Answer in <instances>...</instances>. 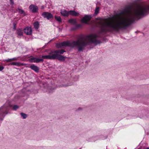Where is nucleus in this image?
Segmentation results:
<instances>
[{
  "label": "nucleus",
  "instance_id": "nucleus-1",
  "mask_svg": "<svg viewBox=\"0 0 149 149\" xmlns=\"http://www.w3.org/2000/svg\"><path fill=\"white\" fill-rule=\"evenodd\" d=\"M149 12L148 3H144L139 6L133 11H131L129 8H126L116 15L117 17L114 19L108 17L101 19L98 21L100 33L126 29L135 20L139 19L140 16L146 15Z\"/></svg>",
  "mask_w": 149,
  "mask_h": 149
},
{
  "label": "nucleus",
  "instance_id": "nucleus-2",
  "mask_svg": "<svg viewBox=\"0 0 149 149\" xmlns=\"http://www.w3.org/2000/svg\"><path fill=\"white\" fill-rule=\"evenodd\" d=\"M98 36L95 34H92L86 36H82L76 41L72 42L65 41L57 45L58 48H61V47L69 46L77 47L79 52L82 51L84 48L91 43L99 44L100 41L96 39Z\"/></svg>",
  "mask_w": 149,
  "mask_h": 149
},
{
  "label": "nucleus",
  "instance_id": "nucleus-3",
  "mask_svg": "<svg viewBox=\"0 0 149 149\" xmlns=\"http://www.w3.org/2000/svg\"><path fill=\"white\" fill-rule=\"evenodd\" d=\"M65 52V50L61 49L55 50L54 51H51L49 54H51L52 53H54V54L56 56V59L63 61L65 60L66 57L59 54H62Z\"/></svg>",
  "mask_w": 149,
  "mask_h": 149
},
{
  "label": "nucleus",
  "instance_id": "nucleus-4",
  "mask_svg": "<svg viewBox=\"0 0 149 149\" xmlns=\"http://www.w3.org/2000/svg\"><path fill=\"white\" fill-rule=\"evenodd\" d=\"M8 113L7 108L4 105L0 107V120L2 121L5 115Z\"/></svg>",
  "mask_w": 149,
  "mask_h": 149
},
{
  "label": "nucleus",
  "instance_id": "nucleus-5",
  "mask_svg": "<svg viewBox=\"0 0 149 149\" xmlns=\"http://www.w3.org/2000/svg\"><path fill=\"white\" fill-rule=\"evenodd\" d=\"M92 18L91 15H86L81 20V22L83 23L89 24L88 22Z\"/></svg>",
  "mask_w": 149,
  "mask_h": 149
},
{
  "label": "nucleus",
  "instance_id": "nucleus-6",
  "mask_svg": "<svg viewBox=\"0 0 149 149\" xmlns=\"http://www.w3.org/2000/svg\"><path fill=\"white\" fill-rule=\"evenodd\" d=\"M41 15L44 18H46L48 20L53 17V16L51 13L47 12H43L41 14Z\"/></svg>",
  "mask_w": 149,
  "mask_h": 149
},
{
  "label": "nucleus",
  "instance_id": "nucleus-7",
  "mask_svg": "<svg viewBox=\"0 0 149 149\" xmlns=\"http://www.w3.org/2000/svg\"><path fill=\"white\" fill-rule=\"evenodd\" d=\"M29 61L31 63H39L40 62H42L44 60L42 58H40L36 57H32L29 59Z\"/></svg>",
  "mask_w": 149,
  "mask_h": 149
},
{
  "label": "nucleus",
  "instance_id": "nucleus-8",
  "mask_svg": "<svg viewBox=\"0 0 149 149\" xmlns=\"http://www.w3.org/2000/svg\"><path fill=\"white\" fill-rule=\"evenodd\" d=\"M29 8L32 12L33 13L37 12L38 9V8L37 6L33 4L29 6Z\"/></svg>",
  "mask_w": 149,
  "mask_h": 149
},
{
  "label": "nucleus",
  "instance_id": "nucleus-9",
  "mask_svg": "<svg viewBox=\"0 0 149 149\" xmlns=\"http://www.w3.org/2000/svg\"><path fill=\"white\" fill-rule=\"evenodd\" d=\"M51 55H42V58L46 59H55L56 58V56L54 54V53H52L50 54Z\"/></svg>",
  "mask_w": 149,
  "mask_h": 149
},
{
  "label": "nucleus",
  "instance_id": "nucleus-10",
  "mask_svg": "<svg viewBox=\"0 0 149 149\" xmlns=\"http://www.w3.org/2000/svg\"><path fill=\"white\" fill-rule=\"evenodd\" d=\"M16 33L17 35V37L20 38L23 36V30L22 28H19L16 29Z\"/></svg>",
  "mask_w": 149,
  "mask_h": 149
},
{
  "label": "nucleus",
  "instance_id": "nucleus-11",
  "mask_svg": "<svg viewBox=\"0 0 149 149\" xmlns=\"http://www.w3.org/2000/svg\"><path fill=\"white\" fill-rule=\"evenodd\" d=\"M24 33L26 35H30L32 33V30L31 27H26L24 29Z\"/></svg>",
  "mask_w": 149,
  "mask_h": 149
},
{
  "label": "nucleus",
  "instance_id": "nucleus-12",
  "mask_svg": "<svg viewBox=\"0 0 149 149\" xmlns=\"http://www.w3.org/2000/svg\"><path fill=\"white\" fill-rule=\"evenodd\" d=\"M30 68L36 72H39V68L37 66L35 65L34 64L31 65L30 66Z\"/></svg>",
  "mask_w": 149,
  "mask_h": 149
},
{
  "label": "nucleus",
  "instance_id": "nucleus-13",
  "mask_svg": "<svg viewBox=\"0 0 149 149\" xmlns=\"http://www.w3.org/2000/svg\"><path fill=\"white\" fill-rule=\"evenodd\" d=\"M60 13L64 17H68L69 15V11H68L65 10H61Z\"/></svg>",
  "mask_w": 149,
  "mask_h": 149
},
{
  "label": "nucleus",
  "instance_id": "nucleus-14",
  "mask_svg": "<svg viewBox=\"0 0 149 149\" xmlns=\"http://www.w3.org/2000/svg\"><path fill=\"white\" fill-rule=\"evenodd\" d=\"M70 15L73 16H77L79 15V13L74 10L69 11V15Z\"/></svg>",
  "mask_w": 149,
  "mask_h": 149
},
{
  "label": "nucleus",
  "instance_id": "nucleus-15",
  "mask_svg": "<svg viewBox=\"0 0 149 149\" xmlns=\"http://www.w3.org/2000/svg\"><path fill=\"white\" fill-rule=\"evenodd\" d=\"M16 11L18 12L20 14H24V16L26 15V13L23 10L19 8H18L16 9Z\"/></svg>",
  "mask_w": 149,
  "mask_h": 149
},
{
  "label": "nucleus",
  "instance_id": "nucleus-16",
  "mask_svg": "<svg viewBox=\"0 0 149 149\" xmlns=\"http://www.w3.org/2000/svg\"><path fill=\"white\" fill-rule=\"evenodd\" d=\"M75 26L72 27L71 29V30H74L77 29L78 28L81 27V26L80 24H76L75 25Z\"/></svg>",
  "mask_w": 149,
  "mask_h": 149
},
{
  "label": "nucleus",
  "instance_id": "nucleus-17",
  "mask_svg": "<svg viewBox=\"0 0 149 149\" xmlns=\"http://www.w3.org/2000/svg\"><path fill=\"white\" fill-rule=\"evenodd\" d=\"M69 22L73 25H75L77 24V21L76 19H70L69 21Z\"/></svg>",
  "mask_w": 149,
  "mask_h": 149
},
{
  "label": "nucleus",
  "instance_id": "nucleus-18",
  "mask_svg": "<svg viewBox=\"0 0 149 149\" xmlns=\"http://www.w3.org/2000/svg\"><path fill=\"white\" fill-rule=\"evenodd\" d=\"M33 25L34 28L36 29H38L39 28V22L38 21L34 23Z\"/></svg>",
  "mask_w": 149,
  "mask_h": 149
},
{
  "label": "nucleus",
  "instance_id": "nucleus-19",
  "mask_svg": "<svg viewBox=\"0 0 149 149\" xmlns=\"http://www.w3.org/2000/svg\"><path fill=\"white\" fill-rule=\"evenodd\" d=\"M55 18L57 21L59 22H61V19L60 16H58L56 15L55 16Z\"/></svg>",
  "mask_w": 149,
  "mask_h": 149
},
{
  "label": "nucleus",
  "instance_id": "nucleus-20",
  "mask_svg": "<svg viewBox=\"0 0 149 149\" xmlns=\"http://www.w3.org/2000/svg\"><path fill=\"white\" fill-rule=\"evenodd\" d=\"M20 114L23 119H26L27 117V115L25 113H21Z\"/></svg>",
  "mask_w": 149,
  "mask_h": 149
},
{
  "label": "nucleus",
  "instance_id": "nucleus-21",
  "mask_svg": "<svg viewBox=\"0 0 149 149\" xmlns=\"http://www.w3.org/2000/svg\"><path fill=\"white\" fill-rule=\"evenodd\" d=\"M99 8L98 7L95 10V14L96 15H97L99 13Z\"/></svg>",
  "mask_w": 149,
  "mask_h": 149
},
{
  "label": "nucleus",
  "instance_id": "nucleus-22",
  "mask_svg": "<svg viewBox=\"0 0 149 149\" xmlns=\"http://www.w3.org/2000/svg\"><path fill=\"white\" fill-rule=\"evenodd\" d=\"M19 108V106L17 105H15L13 106V109L16 111L17 110V109H18Z\"/></svg>",
  "mask_w": 149,
  "mask_h": 149
},
{
  "label": "nucleus",
  "instance_id": "nucleus-23",
  "mask_svg": "<svg viewBox=\"0 0 149 149\" xmlns=\"http://www.w3.org/2000/svg\"><path fill=\"white\" fill-rule=\"evenodd\" d=\"M24 65V64L21 63L19 62H17L16 63V65H17L18 66H23Z\"/></svg>",
  "mask_w": 149,
  "mask_h": 149
},
{
  "label": "nucleus",
  "instance_id": "nucleus-24",
  "mask_svg": "<svg viewBox=\"0 0 149 149\" xmlns=\"http://www.w3.org/2000/svg\"><path fill=\"white\" fill-rule=\"evenodd\" d=\"M5 61H6L7 62L12 61L11 58H8L7 59H6L5 60Z\"/></svg>",
  "mask_w": 149,
  "mask_h": 149
},
{
  "label": "nucleus",
  "instance_id": "nucleus-25",
  "mask_svg": "<svg viewBox=\"0 0 149 149\" xmlns=\"http://www.w3.org/2000/svg\"><path fill=\"white\" fill-rule=\"evenodd\" d=\"M11 59H12V61H17L18 60V58H16V57H15V58H11Z\"/></svg>",
  "mask_w": 149,
  "mask_h": 149
},
{
  "label": "nucleus",
  "instance_id": "nucleus-26",
  "mask_svg": "<svg viewBox=\"0 0 149 149\" xmlns=\"http://www.w3.org/2000/svg\"><path fill=\"white\" fill-rule=\"evenodd\" d=\"M13 29L14 30H15L16 29V24L15 23H13Z\"/></svg>",
  "mask_w": 149,
  "mask_h": 149
},
{
  "label": "nucleus",
  "instance_id": "nucleus-27",
  "mask_svg": "<svg viewBox=\"0 0 149 149\" xmlns=\"http://www.w3.org/2000/svg\"><path fill=\"white\" fill-rule=\"evenodd\" d=\"M72 85V84H65L63 85L62 86L66 87V86H71V85Z\"/></svg>",
  "mask_w": 149,
  "mask_h": 149
},
{
  "label": "nucleus",
  "instance_id": "nucleus-28",
  "mask_svg": "<svg viewBox=\"0 0 149 149\" xmlns=\"http://www.w3.org/2000/svg\"><path fill=\"white\" fill-rule=\"evenodd\" d=\"M16 62H11V63H10V64L11 65H16Z\"/></svg>",
  "mask_w": 149,
  "mask_h": 149
},
{
  "label": "nucleus",
  "instance_id": "nucleus-29",
  "mask_svg": "<svg viewBox=\"0 0 149 149\" xmlns=\"http://www.w3.org/2000/svg\"><path fill=\"white\" fill-rule=\"evenodd\" d=\"M10 4L11 5H13L14 4V3L13 0H9Z\"/></svg>",
  "mask_w": 149,
  "mask_h": 149
},
{
  "label": "nucleus",
  "instance_id": "nucleus-30",
  "mask_svg": "<svg viewBox=\"0 0 149 149\" xmlns=\"http://www.w3.org/2000/svg\"><path fill=\"white\" fill-rule=\"evenodd\" d=\"M4 69V67L1 65H0V71H2Z\"/></svg>",
  "mask_w": 149,
  "mask_h": 149
},
{
  "label": "nucleus",
  "instance_id": "nucleus-31",
  "mask_svg": "<svg viewBox=\"0 0 149 149\" xmlns=\"http://www.w3.org/2000/svg\"><path fill=\"white\" fill-rule=\"evenodd\" d=\"M82 110V108H81L79 107L76 110V111H79L81 110Z\"/></svg>",
  "mask_w": 149,
  "mask_h": 149
},
{
  "label": "nucleus",
  "instance_id": "nucleus-32",
  "mask_svg": "<svg viewBox=\"0 0 149 149\" xmlns=\"http://www.w3.org/2000/svg\"><path fill=\"white\" fill-rule=\"evenodd\" d=\"M44 6H41V9H44Z\"/></svg>",
  "mask_w": 149,
  "mask_h": 149
},
{
  "label": "nucleus",
  "instance_id": "nucleus-33",
  "mask_svg": "<svg viewBox=\"0 0 149 149\" xmlns=\"http://www.w3.org/2000/svg\"><path fill=\"white\" fill-rule=\"evenodd\" d=\"M146 149H149V147L147 148Z\"/></svg>",
  "mask_w": 149,
  "mask_h": 149
},
{
  "label": "nucleus",
  "instance_id": "nucleus-34",
  "mask_svg": "<svg viewBox=\"0 0 149 149\" xmlns=\"http://www.w3.org/2000/svg\"><path fill=\"white\" fill-rule=\"evenodd\" d=\"M143 118V117L142 116V117H140V118Z\"/></svg>",
  "mask_w": 149,
  "mask_h": 149
},
{
  "label": "nucleus",
  "instance_id": "nucleus-35",
  "mask_svg": "<svg viewBox=\"0 0 149 149\" xmlns=\"http://www.w3.org/2000/svg\"><path fill=\"white\" fill-rule=\"evenodd\" d=\"M137 149H141L139 148H138Z\"/></svg>",
  "mask_w": 149,
  "mask_h": 149
},
{
  "label": "nucleus",
  "instance_id": "nucleus-36",
  "mask_svg": "<svg viewBox=\"0 0 149 149\" xmlns=\"http://www.w3.org/2000/svg\"><path fill=\"white\" fill-rule=\"evenodd\" d=\"M81 148H80L79 149H81Z\"/></svg>",
  "mask_w": 149,
  "mask_h": 149
}]
</instances>
